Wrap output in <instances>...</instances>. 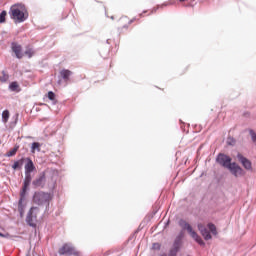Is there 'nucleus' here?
<instances>
[{
    "instance_id": "1",
    "label": "nucleus",
    "mask_w": 256,
    "mask_h": 256,
    "mask_svg": "<svg viewBox=\"0 0 256 256\" xmlns=\"http://www.w3.org/2000/svg\"><path fill=\"white\" fill-rule=\"evenodd\" d=\"M9 15L15 23H23L24 21H27L29 12H27L25 5L14 4L10 8Z\"/></svg>"
},
{
    "instance_id": "2",
    "label": "nucleus",
    "mask_w": 256,
    "mask_h": 256,
    "mask_svg": "<svg viewBox=\"0 0 256 256\" xmlns=\"http://www.w3.org/2000/svg\"><path fill=\"white\" fill-rule=\"evenodd\" d=\"M52 199L53 196L49 192L38 191L33 195V203L35 205H46V207H49Z\"/></svg>"
},
{
    "instance_id": "3",
    "label": "nucleus",
    "mask_w": 256,
    "mask_h": 256,
    "mask_svg": "<svg viewBox=\"0 0 256 256\" xmlns=\"http://www.w3.org/2000/svg\"><path fill=\"white\" fill-rule=\"evenodd\" d=\"M179 225L181 228H183L189 233V235L192 237V239H194V241H196L198 245H205L203 239L200 238L199 234H197V232L193 230V227H191V225L187 223V221L180 220Z\"/></svg>"
},
{
    "instance_id": "4",
    "label": "nucleus",
    "mask_w": 256,
    "mask_h": 256,
    "mask_svg": "<svg viewBox=\"0 0 256 256\" xmlns=\"http://www.w3.org/2000/svg\"><path fill=\"white\" fill-rule=\"evenodd\" d=\"M59 255H69V256H80L81 253L75 249L71 244L65 243L58 250Z\"/></svg>"
},
{
    "instance_id": "5",
    "label": "nucleus",
    "mask_w": 256,
    "mask_h": 256,
    "mask_svg": "<svg viewBox=\"0 0 256 256\" xmlns=\"http://www.w3.org/2000/svg\"><path fill=\"white\" fill-rule=\"evenodd\" d=\"M39 213V208L32 207L26 217V222L30 227H36L37 215Z\"/></svg>"
},
{
    "instance_id": "6",
    "label": "nucleus",
    "mask_w": 256,
    "mask_h": 256,
    "mask_svg": "<svg viewBox=\"0 0 256 256\" xmlns=\"http://www.w3.org/2000/svg\"><path fill=\"white\" fill-rule=\"evenodd\" d=\"M228 170L234 175V177H243L245 175V170L235 162L228 167Z\"/></svg>"
},
{
    "instance_id": "7",
    "label": "nucleus",
    "mask_w": 256,
    "mask_h": 256,
    "mask_svg": "<svg viewBox=\"0 0 256 256\" xmlns=\"http://www.w3.org/2000/svg\"><path fill=\"white\" fill-rule=\"evenodd\" d=\"M217 161L219 165H222V167H225V169H229V167L233 164L231 163V157L225 154H219L217 157Z\"/></svg>"
},
{
    "instance_id": "8",
    "label": "nucleus",
    "mask_w": 256,
    "mask_h": 256,
    "mask_svg": "<svg viewBox=\"0 0 256 256\" xmlns=\"http://www.w3.org/2000/svg\"><path fill=\"white\" fill-rule=\"evenodd\" d=\"M237 159L240 161L246 171H253V164L249 159L244 157L241 153L237 154Z\"/></svg>"
},
{
    "instance_id": "9",
    "label": "nucleus",
    "mask_w": 256,
    "mask_h": 256,
    "mask_svg": "<svg viewBox=\"0 0 256 256\" xmlns=\"http://www.w3.org/2000/svg\"><path fill=\"white\" fill-rule=\"evenodd\" d=\"M31 174H25V179H24V184H23V188H22V197L24 195H27V189H29V185H31Z\"/></svg>"
},
{
    "instance_id": "10",
    "label": "nucleus",
    "mask_w": 256,
    "mask_h": 256,
    "mask_svg": "<svg viewBox=\"0 0 256 256\" xmlns=\"http://www.w3.org/2000/svg\"><path fill=\"white\" fill-rule=\"evenodd\" d=\"M27 163L24 166L25 174H31L35 171V164H33V160L31 158L26 159Z\"/></svg>"
},
{
    "instance_id": "11",
    "label": "nucleus",
    "mask_w": 256,
    "mask_h": 256,
    "mask_svg": "<svg viewBox=\"0 0 256 256\" xmlns=\"http://www.w3.org/2000/svg\"><path fill=\"white\" fill-rule=\"evenodd\" d=\"M32 185H34V187H45V172H43L38 178H36L32 182Z\"/></svg>"
},
{
    "instance_id": "12",
    "label": "nucleus",
    "mask_w": 256,
    "mask_h": 256,
    "mask_svg": "<svg viewBox=\"0 0 256 256\" xmlns=\"http://www.w3.org/2000/svg\"><path fill=\"white\" fill-rule=\"evenodd\" d=\"M198 230L206 241H209V239H211V233H209V230L205 228V225L198 224Z\"/></svg>"
},
{
    "instance_id": "13",
    "label": "nucleus",
    "mask_w": 256,
    "mask_h": 256,
    "mask_svg": "<svg viewBox=\"0 0 256 256\" xmlns=\"http://www.w3.org/2000/svg\"><path fill=\"white\" fill-rule=\"evenodd\" d=\"M12 51L15 53L17 59H23V53L21 52L22 51L21 45L13 43Z\"/></svg>"
},
{
    "instance_id": "14",
    "label": "nucleus",
    "mask_w": 256,
    "mask_h": 256,
    "mask_svg": "<svg viewBox=\"0 0 256 256\" xmlns=\"http://www.w3.org/2000/svg\"><path fill=\"white\" fill-rule=\"evenodd\" d=\"M25 195H23V192H20V199L18 202V211L20 213V215H23V213H25V205L23 204V201H25Z\"/></svg>"
},
{
    "instance_id": "15",
    "label": "nucleus",
    "mask_w": 256,
    "mask_h": 256,
    "mask_svg": "<svg viewBox=\"0 0 256 256\" xmlns=\"http://www.w3.org/2000/svg\"><path fill=\"white\" fill-rule=\"evenodd\" d=\"M120 26L122 27V29H127V27H129V25H131V23H133V20L129 19V17L124 16L122 18H120L119 20Z\"/></svg>"
},
{
    "instance_id": "16",
    "label": "nucleus",
    "mask_w": 256,
    "mask_h": 256,
    "mask_svg": "<svg viewBox=\"0 0 256 256\" xmlns=\"http://www.w3.org/2000/svg\"><path fill=\"white\" fill-rule=\"evenodd\" d=\"M73 75V72L71 70L63 69L60 71V77L65 81V83H68L69 77Z\"/></svg>"
},
{
    "instance_id": "17",
    "label": "nucleus",
    "mask_w": 256,
    "mask_h": 256,
    "mask_svg": "<svg viewBox=\"0 0 256 256\" xmlns=\"http://www.w3.org/2000/svg\"><path fill=\"white\" fill-rule=\"evenodd\" d=\"M24 161H25V158L15 161L14 164L12 165V169H14V171H17L18 169H22Z\"/></svg>"
},
{
    "instance_id": "18",
    "label": "nucleus",
    "mask_w": 256,
    "mask_h": 256,
    "mask_svg": "<svg viewBox=\"0 0 256 256\" xmlns=\"http://www.w3.org/2000/svg\"><path fill=\"white\" fill-rule=\"evenodd\" d=\"M9 117H11V114H10L9 110H4L2 112V122L3 123H8Z\"/></svg>"
},
{
    "instance_id": "19",
    "label": "nucleus",
    "mask_w": 256,
    "mask_h": 256,
    "mask_svg": "<svg viewBox=\"0 0 256 256\" xmlns=\"http://www.w3.org/2000/svg\"><path fill=\"white\" fill-rule=\"evenodd\" d=\"M36 151H41V144L39 142L32 143L31 153H35Z\"/></svg>"
},
{
    "instance_id": "20",
    "label": "nucleus",
    "mask_w": 256,
    "mask_h": 256,
    "mask_svg": "<svg viewBox=\"0 0 256 256\" xmlns=\"http://www.w3.org/2000/svg\"><path fill=\"white\" fill-rule=\"evenodd\" d=\"M7 81H9V74H6L5 71H2L0 75V83H7Z\"/></svg>"
},
{
    "instance_id": "21",
    "label": "nucleus",
    "mask_w": 256,
    "mask_h": 256,
    "mask_svg": "<svg viewBox=\"0 0 256 256\" xmlns=\"http://www.w3.org/2000/svg\"><path fill=\"white\" fill-rule=\"evenodd\" d=\"M17 151H19V146H15L13 149L7 152V157H14V155H17Z\"/></svg>"
},
{
    "instance_id": "22",
    "label": "nucleus",
    "mask_w": 256,
    "mask_h": 256,
    "mask_svg": "<svg viewBox=\"0 0 256 256\" xmlns=\"http://www.w3.org/2000/svg\"><path fill=\"white\" fill-rule=\"evenodd\" d=\"M208 229L212 233V235H217V227L213 223L208 224Z\"/></svg>"
},
{
    "instance_id": "23",
    "label": "nucleus",
    "mask_w": 256,
    "mask_h": 256,
    "mask_svg": "<svg viewBox=\"0 0 256 256\" xmlns=\"http://www.w3.org/2000/svg\"><path fill=\"white\" fill-rule=\"evenodd\" d=\"M25 55H27V57H29V59H31V57H33V55H35V51L33 50V48H27L25 51Z\"/></svg>"
},
{
    "instance_id": "24",
    "label": "nucleus",
    "mask_w": 256,
    "mask_h": 256,
    "mask_svg": "<svg viewBox=\"0 0 256 256\" xmlns=\"http://www.w3.org/2000/svg\"><path fill=\"white\" fill-rule=\"evenodd\" d=\"M5 17H7V11H2L0 13V23H5Z\"/></svg>"
},
{
    "instance_id": "25",
    "label": "nucleus",
    "mask_w": 256,
    "mask_h": 256,
    "mask_svg": "<svg viewBox=\"0 0 256 256\" xmlns=\"http://www.w3.org/2000/svg\"><path fill=\"white\" fill-rule=\"evenodd\" d=\"M10 89L11 91H17V89H19V84L17 82H12L10 84Z\"/></svg>"
},
{
    "instance_id": "26",
    "label": "nucleus",
    "mask_w": 256,
    "mask_h": 256,
    "mask_svg": "<svg viewBox=\"0 0 256 256\" xmlns=\"http://www.w3.org/2000/svg\"><path fill=\"white\" fill-rule=\"evenodd\" d=\"M48 99L50 101H55V93L53 91L48 92Z\"/></svg>"
},
{
    "instance_id": "27",
    "label": "nucleus",
    "mask_w": 256,
    "mask_h": 256,
    "mask_svg": "<svg viewBox=\"0 0 256 256\" xmlns=\"http://www.w3.org/2000/svg\"><path fill=\"white\" fill-rule=\"evenodd\" d=\"M251 139L254 143H256V133L253 130H250Z\"/></svg>"
},
{
    "instance_id": "28",
    "label": "nucleus",
    "mask_w": 256,
    "mask_h": 256,
    "mask_svg": "<svg viewBox=\"0 0 256 256\" xmlns=\"http://www.w3.org/2000/svg\"><path fill=\"white\" fill-rule=\"evenodd\" d=\"M153 249H161V244L160 243H154L153 244Z\"/></svg>"
},
{
    "instance_id": "29",
    "label": "nucleus",
    "mask_w": 256,
    "mask_h": 256,
    "mask_svg": "<svg viewBox=\"0 0 256 256\" xmlns=\"http://www.w3.org/2000/svg\"><path fill=\"white\" fill-rule=\"evenodd\" d=\"M0 237L7 239V237H9V233L3 234L0 232Z\"/></svg>"
},
{
    "instance_id": "30",
    "label": "nucleus",
    "mask_w": 256,
    "mask_h": 256,
    "mask_svg": "<svg viewBox=\"0 0 256 256\" xmlns=\"http://www.w3.org/2000/svg\"><path fill=\"white\" fill-rule=\"evenodd\" d=\"M181 3H183V2H185V1H187V0H179Z\"/></svg>"
},
{
    "instance_id": "31",
    "label": "nucleus",
    "mask_w": 256,
    "mask_h": 256,
    "mask_svg": "<svg viewBox=\"0 0 256 256\" xmlns=\"http://www.w3.org/2000/svg\"><path fill=\"white\" fill-rule=\"evenodd\" d=\"M111 19H115L113 16H111Z\"/></svg>"
}]
</instances>
